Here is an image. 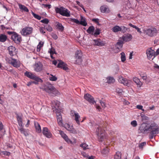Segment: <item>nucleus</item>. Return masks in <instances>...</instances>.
<instances>
[{
  "label": "nucleus",
  "mask_w": 159,
  "mask_h": 159,
  "mask_svg": "<svg viewBox=\"0 0 159 159\" xmlns=\"http://www.w3.org/2000/svg\"><path fill=\"white\" fill-rule=\"evenodd\" d=\"M120 54L121 55V61L122 62H123L125 61L126 60L125 54L124 52H122L120 53Z\"/></svg>",
  "instance_id": "obj_41"
},
{
  "label": "nucleus",
  "mask_w": 159,
  "mask_h": 159,
  "mask_svg": "<svg viewBox=\"0 0 159 159\" xmlns=\"http://www.w3.org/2000/svg\"><path fill=\"white\" fill-rule=\"evenodd\" d=\"M7 39V36L5 34H0V42L2 43L5 42L6 41Z\"/></svg>",
  "instance_id": "obj_31"
},
{
  "label": "nucleus",
  "mask_w": 159,
  "mask_h": 159,
  "mask_svg": "<svg viewBox=\"0 0 159 159\" xmlns=\"http://www.w3.org/2000/svg\"><path fill=\"white\" fill-rule=\"evenodd\" d=\"M11 38L14 41L15 43H19L21 40V37L20 36L18 35L16 33H13L11 35Z\"/></svg>",
  "instance_id": "obj_14"
},
{
  "label": "nucleus",
  "mask_w": 159,
  "mask_h": 159,
  "mask_svg": "<svg viewBox=\"0 0 159 159\" xmlns=\"http://www.w3.org/2000/svg\"><path fill=\"white\" fill-rule=\"evenodd\" d=\"M3 128V125L2 122L0 121V131L2 130Z\"/></svg>",
  "instance_id": "obj_59"
},
{
  "label": "nucleus",
  "mask_w": 159,
  "mask_h": 159,
  "mask_svg": "<svg viewBox=\"0 0 159 159\" xmlns=\"http://www.w3.org/2000/svg\"><path fill=\"white\" fill-rule=\"evenodd\" d=\"M146 53L147 58L149 60L151 59L152 60L155 57V52L154 50L152 49L151 48H149L147 50Z\"/></svg>",
  "instance_id": "obj_11"
},
{
  "label": "nucleus",
  "mask_w": 159,
  "mask_h": 159,
  "mask_svg": "<svg viewBox=\"0 0 159 159\" xmlns=\"http://www.w3.org/2000/svg\"><path fill=\"white\" fill-rule=\"evenodd\" d=\"M107 82L109 84L113 83L115 80L112 77L109 76L107 78Z\"/></svg>",
  "instance_id": "obj_37"
},
{
  "label": "nucleus",
  "mask_w": 159,
  "mask_h": 159,
  "mask_svg": "<svg viewBox=\"0 0 159 159\" xmlns=\"http://www.w3.org/2000/svg\"><path fill=\"white\" fill-rule=\"evenodd\" d=\"M121 30L120 31L121 33H125L128 30V28L125 27V26H120Z\"/></svg>",
  "instance_id": "obj_43"
},
{
  "label": "nucleus",
  "mask_w": 159,
  "mask_h": 159,
  "mask_svg": "<svg viewBox=\"0 0 159 159\" xmlns=\"http://www.w3.org/2000/svg\"><path fill=\"white\" fill-rule=\"evenodd\" d=\"M139 130L143 134L150 133L149 137L150 139H153L157 134L159 133L158 125L154 122L150 123H142L140 125Z\"/></svg>",
  "instance_id": "obj_1"
},
{
  "label": "nucleus",
  "mask_w": 159,
  "mask_h": 159,
  "mask_svg": "<svg viewBox=\"0 0 159 159\" xmlns=\"http://www.w3.org/2000/svg\"><path fill=\"white\" fill-rule=\"evenodd\" d=\"M100 103L103 107L105 108L106 106L105 103L101 100H100Z\"/></svg>",
  "instance_id": "obj_55"
},
{
  "label": "nucleus",
  "mask_w": 159,
  "mask_h": 159,
  "mask_svg": "<svg viewBox=\"0 0 159 159\" xmlns=\"http://www.w3.org/2000/svg\"><path fill=\"white\" fill-rule=\"evenodd\" d=\"M34 126L36 129V131L38 133H40L41 132V129L40 124L35 121H34Z\"/></svg>",
  "instance_id": "obj_27"
},
{
  "label": "nucleus",
  "mask_w": 159,
  "mask_h": 159,
  "mask_svg": "<svg viewBox=\"0 0 159 159\" xmlns=\"http://www.w3.org/2000/svg\"><path fill=\"white\" fill-rule=\"evenodd\" d=\"M154 67L155 68H156L157 69L159 70V66L157 65V64H155L154 65Z\"/></svg>",
  "instance_id": "obj_64"
},
{
  "label": "nucleus",
  "mask_w": 159,
  "mask_h": 159,
  "mask_svg": "<svg viewBox=\"0 0 159 159\" xmlns=\"http://www.w3.org/2000/svg\"><path fill=\"white\" fill-rule=\"evenodd\" d=\"M8 50L9 54L11 56H13L16 54L17 51L15 47L13 46H10L8 47Z\"/></svg>",
  "instance_id": "obj_18"
},
{
  "label": "nucleus",
  "mask_w": 159,
  "mask_h": 159,
  "mask_svg": "<svg viewBox=\"0 0 159 159\" xmlns=\"http://www.w3.org/2000/svg\"><path fill=\"white\" fill-rule=\"evenodd\" d=\"M32 14L34 17L38 20H40L41 18V16L38 14L34 13L32 11Z\"/></svg>",
  "instance_id": "obj_45"
},
{
  "label": "nucleus",
  "mask_w": 159,
  "mask_h": 159,
  "mask_svg": "<svg viewBox=\"0 0 159 159\" xmlns=\"http://www.w3.org/2000/svg\"><path fill=\"white\" fill-rule=\"evenodd\" d=\"M159 54V48L157 49L156 52H155V56H157Z\"/></svg>",
  "instance_id": "obj_63"
},
{
  "label": "nucleus",
  "mask_w": 159,
  "mask_h": 159,
  "mask_svg": "<svg viewBox=\"0 0 159 159\" xmlns=\"http://www.w3.org/2000/svg\"><path fill=\"white\" fill-rule=\"evenodd\" d=\"M100 10L102 12L105 13L106 12H108L109 9L107 6L104 5L100 7Z\"/></svg>",
  "instance_id": "obj_33"
},
{
  "label": "nucleus",
  "mask_w": 159,
  "mask_h": 159,
  "mask_svg": "<svg viewBox=\"0 0 159 159\" xmlns=\"http://www.w3.org/2000/svg\"><path fill=\"white\" fill-rule=\"evenodd\" d=\"M55 10L56 13H59L62 16L68 17L70 16V11L67 8L62 7H56Z\"/></svg>",
  "instance_id": "obj_6"
},
{
  "label": "nucleus",
  "mask_w": 159,
  "mask_h": 159,
  "mask_svg": "<svg viewBox=\"0 0 159 159\" xmlns=\"http://www.w3.org/2000/svg\"><path fill=\"white\" fill-rule=\"evenodd\" d=\"M96 133L98 138L99 141H102L105 137L106 134L105 131L102 129L101 127L98 126L96 130Z\"/></svg>",
  "instance_id": "obj_8"
},
{
  "label": "nucleus",
  "mask_w": 159,
  "mask_h": 159,
  "mask_svg": "<svg viewBox=\"0 0 159 159\" xmlns=\"http://www.w3.org/2000/svg\"><path fill=\"white\" fill-rule=\"evenodd\" d=\"M92 20L97 24H99V19L98 18H93Z\"/></svg>",
  "instance_id": "obj_56"
},
{
  "label": "nucleus",
  "mask_w": 159,
  "mask_h": 159,
  "mask_svg": "<svg viewBox=\"0 0 159 159\" xmlns=\"http://www.w3.org/2000/svg\"><path fill=\"white\" fill-rule=\"evenodd\" d=\"M133 81L136 84L138 87H140L142 85V83L140 80L137 77H134L133 78Z\"/></svg>",
  "instance_id": "obj_28"
},
{
  "label": "nucleus",
  "mask_w": 159,
  "mask_h": 159,
  "mask_svg": "<svg viewBox=\"0 0 159 159\" xmlns=\"http://www.w3.org/2000/svg\"><path fill=\"white\" fill-rule=\"evenodd\" d=\"M44 90L49 94L52 93V96L58 94L59 93L52 84L48 83L45 85Z\"/></svg>",
  "instance_id": "obj_5"
},
{
  "label": "nucleus",
  "mask_w": 159,
  "mask_h": 159,
  "mask_svg": "<svg viewBox=\"0 0 159 159\" xmlns=\"http://www.w3.org/2000/svg\"><path fill=\"white\" fill-rule=\"evenodd\" d=\"M43 134L47 138H49L52 137V135L47 127H44L42 130Z\"/></svg>",
  "instance_id": "obj_16"
},
{
  "label": "nucleus",
  "mask_w": 159,
  "mask_h": 159,
  "mask_svg": "<svg viewBox=\"0 0 159 159\" xmlns=\"http://www.w3.org/2000/svg\"><path fill=\"white\" fill-rule=\"evenodd\" d=\"M130 124L131 125L134 127H135L137 125V122L135 120H134L131 121Z\"/></svg>",
  "instance_id": "obj_47"
},
{
  "label": "nucleus",
  "mask_w": 159,
  "mask_h": 159,
  "mask_svg": "<svg viewBox=\"0 0 159 159\" xmlns=\"http://www.w3.org/2000/svg\"><path fill=\"white\" fill-rule=\"evenodd\" d=\"M141 117L143 120H148V117L144 115L141 116Z\"/></svg>",
  "instance_id": "obj_54"
},
{
  "label": "nucleus",
  "mask_w": 159,
  "mask_h": 159,
  "mask_svg": "<svg viewBox=\"0 0 159 159\" xmlns=\"http://www.w3.org/2000/svg\"><path fill=\"white\" fill-rule=\"evenodd\" d=\"M136 107L139 109L143 111H144V110L143 109V107L141 105H137Z\"/></svg>",
  "instance_id": "obj_53"
},
{
  "label": "nucleus",
  "mask_w": 159,
  "mask_h": 159,
  "mask_svg": "<svg viewBox=\"0 0 159 159\" xmlns=\"http://www.w3.org/2000/svg\"><path fill=\"white\" fill-rule=\"evenodd\" d=\"M118 81L119 82L123 84L124 85L128 86L129 85V80L126 78L121 76L119 78Z\"/></svg>",
  "instance_id": "obj_21"
},
{
  "label": "nucleus",
  "mask_w": 159,
  "mask_h": 159,
  "mask_svg": "<svg viewBox=\"0 0 159 159\" xmlns=\"http://www.w3.org/2000/svg\"><path fill=\"white\" fill-rule=\"evenodd\" d=\"M76 2L77 3V4L80 6V7H83V5L81 4L80 2L78 1H76Z\"/></svg>",
  "instance_id": "obj_60"
},
{
  "label": "nucleus",
  "mask_w": 159,
  "mask_h": 159,
  "mask_svg": "<svg viewBox=\"0 0 159 159\" xmlns=\"http://www.w3.org/2000/svg\"><path fill=\"white\" fill-rule=\"evenodd\" d=\"M84 98L86 100L88 101L90 103L94 104L96 102L94 100L93 97L89 93H87L84 95Z\"/></svg>",
  "instance_id": "obj_17"
},
{
  "label": "nucleus",
  "mask_w": 159,
  "mask_h": 159,
  "mask_svg": "<svg viewBox=\"0 0 159 159\" xmlns=\"http://www.w3.org/2000/svg\"><path fill=\"white\" fill-rule=\"evenodd\" d=\"M42 5L45 8L48 7V9H50L51 7V5L50 4H42Z\"/></svg>",
  "instance_id": "obj_52"
},
{
  "label": "nucleus",
  "mask_w": 159,
  "mask_h": 159,
  "mask_svg": "<svg viewBox=\"0 0 159 159\" xmlns=\"http://www.w3.org/2000/svg\"><path fill=\"white\" fill-rule=\"evenodd\" d=\"M19 7L21 10L24 11L26 12H29V10L28 8L24 5L20 4L19 5Z\"/></svg>",
  "instance_id": "obj_36"
},
{
  "label": "nucleus",
  "mask_w": 159,
  "mask_h": 159,
  "mask_svg": "<svg viewBox=\"0 0 159 159\" xmlns=\"http://www.w3.org/2000/svg\"><path fill=\"white\" fill-rule=\"evenodd\" d=\"M116 92L117 93L120 95L122 94L123 92L122 89L121 88H117L116 89Z\"/></svg>",
  "instance_id": "obj_48"
},
{
  "label": "nucleus",
  "mask_w": 159,
  "mask_h": 159,
  "mask_svg": "<svg viewBox=\"0 0 159 159\" xmlns=\"http://www.w3.org/2000/svg\"><path fill=\"white\" fill-rule=\"evenodd\" d=\"M43 66L41 62H38L35 63L34 66V70L36 72H39L42 70Z\"/></svg>",
  "instance_id": "obj_20"
},
{
  "label": "nucleus",
  "mask_w": 159,
  "mask_h": 159,
  "mask_svg": "<svg viewBox=\"0 0 159 159\" xmlns=\"http://www.w3.org/2000/svg\"><path fill=\"white\" fill-rule=\"evenodd\" d=\"M82 53L80 50H77L76 51L75 55V59L76 64H81L82 61Z\"/></svg>",
  "instance_id": "obj_10"
},
{
  "label": "nucleus",
  "mask_w": 159,
  "mask_h": 159,
  "mask_svg": "<svg viewBox=\"0 0 159 159\" xmlns=\"http://www.w3.org/2000/svg\"><path fill=\"white\" fill-rule=\"evenodd\" d=\"M71 115L72 117H74V119L76 123L79 125H80V116L79 113L75 111H71Z\"/></svg>",
  "instance_id": "obj_13"
},
{
  "label": "nucleus",
  "mask_w": 159,
  "mask_h": 159,
  "mask_svg": "<svg viewBox=\"0 0 159 159\" xmlns=\"http://www.w3.org/2000/svg\"><path fill=\"white\" fill-rule=\"evenodd\" d=\"M44 27H41L39 28V31L41 33L44 34L45 33V32L44 31Z\"/></svg>",
  "instance_id": "obj_51"
},
{
  "label": "nucleus",
  "mask_w": 159,
  "mask_h": 159,
  "mask_svg": "<svg viewBox=\"0 0 159 159\" xmlns=\"http://www.w3.org/2000/svg\"><path fill=\"white\" fill-rule=\"evenodd\" d=\"M16 117L19 127H18L19 130L21 133L23 134L26 136L29 135L28 129L24 128V125L22 122V117L18 114H16Z\"/></svg>",
  "instance_id": "obj_3"
},
{
  "label": "nucleus",
  "mask_w": 159,
  "mask_h": 159,
  "mask_svg": "<svg viewBox=\"0 0 159 159\" xmlns=\"http://www.w3.org/2000/svg\"><path fill=\"white\" fill-rule=\"evenodd\" d=\"M101 30L98 28H95L93 25H91L89 27L87 30V32L89 34L94 36L95 37H97L101 33Z\"/></svg>",
  "instance_id": "obj_7"
},
{
  "label": "nucleus",
  "mask_w": 159,
  "mask_h": 159,
  "mask_svg": "<svg viewBox=\"0 0 159 159\" xmlns=\"http://www.w3.org/2000/svg\"><path fill=\"white\" fill-rule=\"evenodd\" d=\"M33 28L32 27H26L23 29L21 33L24 36H26L31 34L32 32Z\"/></svg>",
  "instance_id": "obj_12"
},
{
  "label": "nucleus",
  "mask_w": 159,
  "mask_h": 159,
  "mask_svg": "<svg viewBox=\"0 0 159 159\" xmlns=\"http://www.w3.org/2000/svg\"><path fill=\"white\" fill-rule=\"evenodd\" d=\"M56 26L57 29L61 31H62L64 30V27L61 23L59 22H57Z\"/></svg>",
  "instance_id": "obj_35"
},
{
  "label": "nucleus",
  "mask_w": 159,
  "mask_h": 159,
  "mask_svg": "<svg viewBox=\"0 0 159 159\" xmlns=\"http://www.w3.org/2000/svg\"><path fill=\"white\" fill-rule=\"evenodd\" d=\"M120 26L118 25H115L111 28V30L114 33H116L119 31H120Z\"/></svg>",
  "instance_id": "obj_30"
},
{
  "label": "nucleus",
  "mask_w": 159,
  "mask_h": 159,
  "mask_svg": "<svg viewBox=\"0 0 159 159\" xmlns=\"http://www.w3.org/2000/svg\"><path fill=\"white\" fill-rule=\"evenodd\" d=\"M122 38L123 41L125 42H129L132 39V36L131 34H127L123 36Z\"/></svg>",
  "instance_id": "obj_25"
},
{
  "label": "nucleus",
  "mask_w": 159,
  "mask_h": 159,
  "mask_svg": "<svg viewBox=\"0 0 159 159\" xmlns=\"http://www.w3.org/2000/svg\"><path fill=\"white\" fill-rule=\"evenodd\" d=\"M24 75L28 78L34 80L29 82L27 84V86H30L32 84L38 85L39 82L42 83L43 82V80L42 79L38 76H36L32 72L26 71Z\"/></svg>",
  "instance_id": "obj_2"
},
{
  "label": "nucleus",
  "mask_w": 159,
  "mask_h": 159,
  "mask_svg": "<svg viewBox=\"0 0 159 159\" xmlns=\"http://www.w3.org/2000/svg\"><path fill=\"white\" fill-rule=\"evenodd\" d=\"M60 102L57 100L52 101V106L53 108V111L56 113L61 112V108L60 107Z\"/></svg>",
  "instance_id": "obj_9"
},
{
  "label": "nucleus",
  "mask_w": 159,
  "mask_h": 159,
  "mask_svg": "<svg viewBox=\"0 0 159 159\" xmlns=\"http://www.w3.org/2000/svg\"><path fill=\"white\" fill-rule=\"evenodd\" d=\"M56 114L58 124L60 126L62 125L63 124L62 118L60 112H57V113Z\"/></svg>",
  "instance_id": "obj_26"
},
{
  "label": "nucleus",
  "mask_w": 159,
  "mask_h": 159,
  "mask_svg": "<svg viewBox=\"0 0 159 159\" xmlns=\"http://www.w3.org/2000/svg\"><path fill=\"white\" fill-rule=\"evenodd\" d=\"M114 159H121V153L119 152H116L114 156Z\"/></svg>",
  "instance_id": "obj_39"
},
{
  "label": "nucleus",
  "mask_w": 159,
  "mask_h": 159,
  "mask_svg": "<svg viewBox=\"0 0 159 159\" xmlns=\"http://www.w3.org/2000/svg\"><path fill=\"white\" fill-rule=\"evenodd\" d=\"M81 21L80 22L79 25H81L83 26H86L87 25V23L85 19L82 16H81Z\"/></svg>",
  "instance_id": "obj_32"
},
{
  "label": "nucleus",
  "mask_w": 159,
  "mask_h": 159,
  "mask_svg": "<svg viewBox=\"0 0 159 159\" xmlns=\"http://www.w3.org/2000/svg\"><path fill=\"white\" fill-rule=\"evenodd\" d=\"M64 127L71 133L74 134L76 133V131L73 128L72 126H71L68 124H66L64 125Z\"/></svg>",
  "instance_id": "obj_23"
},
{
  "label": "nucleus",
  "mask_w": 159,
  "mask_h": 159,
  "mask_svg": "<svg viewBox=\"0 0 159 159\" xmlns=\"http://www.w3.org/2000/svg\"><path fill=\"white\" fill-rule=\"evenodd\" d=\"M40 22L41 23L46 24L47 25L48 23L49 20L47 18H45L41 20Z\"/></svg>",
  "instance_id": "obj_46"
},
{
  "label": "nucleus",
  "mask_w": 159,
  "mask_h": 159,
  "mask_svg": "<svg viewBox=\"0 0 159 159\" xmlns=\"http://www.w3.org/2000/svg\"><path fill=\"white\" fill-rule=\"evenodd\" d=\"M52 37L55 40L57 39L58 37L55 34H53L52 35Z\"/></svg>",
  "instance_id": "obj_58"
},
{
  "label": "nucleus",
  "mask_w": 159,
  "mask_h": 159,
  "mask_svg": "<svg viewBox=\"0 0 159 159\" xmlns=\"http://www.w3.org/2000/svg\"><path fill=\"white\" fill-rule=\"evenodd\" d=\"M59 133L61 137L67 143H70L71 144H72L73 143L68 138V136L65 134L63 131L61 130H60Z\"/></svg>",
  "instance_id": "obj_19"
},
{
  "label": "nucleus",
  "mask_w": 159,
  "mask_h": 159,
  "mask_svg": "<svg viewBox=\"0 0 159 159\" xmlns=\"http://www.w3.org/2000/svg\"><path fill=\"white\" fill-rule=\"evenodd\" d=\"M71 21L72 22L75 23L76 24L79 25L80 21L78 19L75 18L71 19Z\"/></svg>",
  "instance_id": "obj_49"
},
{
  "label": "nucleus",
  "mask_w": 159,
  "mask_h": 159,
  "mask_svg": "<svg viewBox=\"0 0 159 159\" xmlns=\"http://www.w3.org/2000/svg\"><path fill=\"white\" fill-rule=\"evenodd\" d=\"M123 44L124 42L123 41L119 40L116 43L115 46L116 47L117 49L119 50L122 48Z\"/></svg>",
  "instance_id": "obj_29"
},
{
  "label": "nucleus",
  "mask_w": 159,
  "mask_h": 159,
  "mask_svg": "<svg viewBox=\"0 0 159 159\" xmlns=\"http://www.w3.org/2000/svg\"><path fill=\"white\" fill-rule=\"evenodd\" d=\"M49 52L50 54H54L55 53V51L54 49V50H50L49 51Z\"/></svg>",
  "instance_id": "obj_61"
},
{
  "label": "nucleus",
  "mask_w": 159,
  "mask_h": 159,
  "mask_svg": "<svg viewBox=\"0 0 159 159\" xmlns=\"http://www.w3.org/2000/svg\"><path fill=\"white\" fill-rule=\"evenodd\" d=\"M144 32L148 37H153L157 35L158 33V30L154 26H149L144 30Z\"/></svg>",
  "instance_id": "obj_4"
},
{
  "label": "nucleus",
  "mask_w": 159,
  "mask_h": 159,
  "mask_svg": "<svg viewBox=\"0 0 159 159\" xmlns=\"http://www.w3.org/2000/svg\"><path fill=\"white\" fill-rule=\"evenodd\" d=\"M141 76L143 80H146L147 79V77L146 75H141Z\"/></svg>",
  "instance_id": "obj_62"
},
{
  "label": "nucleus",
  "mask_w": 159,
  "mask_h": 159,
  "mask_svg": "<svg viewBox=\"0 0 159 159\" xmlns=\"http://www.w3.org/2000/svg\"><path fill=\"white\" fill-rule=\"evenodd\" d=\"M44 28L49 32H51L52 30V28L49 25H46L44 26Z\"/></svg>",
  "instance_id": "obj_42"
},
{
  "label": "nucleus",
  "mask_w": 159,
  "mask_h": 159,
  "mask_svg": "<svg viewBox=\"0 0 159 159\" xmlns=\"http://www.w3.org/2000/svg\"><path fill=\"white\" fill-rule=\"evenodd\" d=\"M11 60H10V63H11L13 66L16 68L19 67L20 66V65L19 63L17 61L16 59L11 58Z\"/></svg>",
  "instance_id": "obj_24"
},
{
  "label": "nucleus",
  "mask_w": 159,
  "mask_h": 159,
  "mask_svg": "<svg viewBox=\"0 0 159 159\" xmlns=\"http://www.w3.org/2000/svg\"><path fill=\"white\" fill-rule=\"evenodd\" d=\"M93 41L94 42L93 45L94 46H104L106 44L105 41L102 40L100 39H93Z\"/></svg>",
  "instance_id": "obj_15"
},
{
  "label": "nucleus",
  "mask_w": 159,
  "mask_h": 159,
  "mask_svg": "<svg viewBox=\"0 0 159 159\" xmlns=\"http://www.w3.org/2000/svg\"><path fill=\"white\" fill-rule=\"evenodd\" d=\"M59 61L57 66L58 67L62 68L65 70H67L68 69L66 64L61 60Z\"/></svg>",
  "instance_id": "obj_22"
},
{
  "label": "nucleus",
  "mask_w": 159,
  "mask_h": 159,
  "mask_svg": "<svg viewBox=\"0 0 159 159\" xmlns=\"http://www.w3.org/2000/svg\"><path fill=\"white\" fill-rule=\"evenodd\" d=\"M50 75L51 76V77H49V80L51 81H56L57 80V78L55 76L53 75L52 74H50Z\"/></svg>",
  "instance_id": "obj_44"
},
{
  "label": "nucleus",
  "mask_w": 159,
  "mask_h": 159,
  "mask_svg": "<svg viewBox=\"0 0 159 159\" xmlns=\"http://www.w3.org/2000/svg\"><path fill=\"white\" fill-rule=\"evenodd\" d=\"M146 142H142L139 144V147L140 148H143V147L146 145Z\"/></svg>",
  "instance_id": "obj_50"
},
{
  "label": "nucleus",
  "mask_w": 159,
  "mask_h": 159,
  "mask_svg": "<svg viewBox=\"0 0 159 159\" xmlns=\"http://www.w3.org/2000/svg\"><path fill=\"white\" fill-rule=\"evenodd\" d=\"M109 152V149L108 148H104L102 150V153L104 155H106Z\"/></svg>",
  "instance_id": "obj_40"
},
{
  "label": "nucleus",
  "mask_w": 159,
  "mask_h": 159,
  "mask_svg": "<svg viewBox=\"0 0 159 159\" xmlns=\"http://www.w3.org/2000/svg\"><path fill=\"white\" fill-rule=\"evenodd\" d=\"M43 42L42 41H40L39 43V44L37 46V52L40 51L41 48L43 46Z\"/></svg>",
  "instance_id": "obj_38"
},
{
  "label": "nucleus",
  "mask_w": 159,
  "mask_h": 159,
  "mask_svg": "<svg viewBox=\"0 0 159 159\" xmlns=\"http://www.w3.org/2000/svg\"><path fill=\"white\" fill-rule=\"evenodd\" d=\"M81 154L84 157H88V155L87 153L84 152H81Z\"/></svg>",
  "instance_id": "obj_57"
},
{
  "label": "nucleus",
  "mask_w": 159,
  "mask_h": 159,
  "mask_svg": "<svg viewBox=\"0 0 159 159\" xmlns=\"http://www.w3.org/2000/svg\"><path fill=\"white\" fill-rule=\"evenodd\" d=\"M80 146L84 150H85L89 149L88 145L84 143H82L80 144Z\"/></svg>",
  "instance_id": "obj_34"
}]
</instances>
